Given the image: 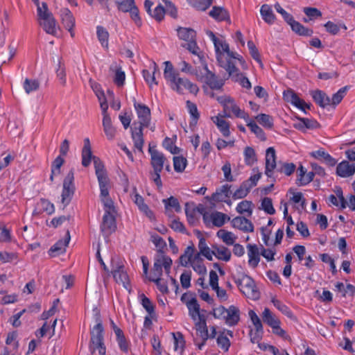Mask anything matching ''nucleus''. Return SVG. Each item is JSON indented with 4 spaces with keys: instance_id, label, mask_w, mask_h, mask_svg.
<instances>
[{
    "instance_id": "1",
    "label": "nucleus",
    "mask_w": 355,
    "mask_h": 355,
    "mask_svg": "<svg viewBox=\"0 0 355 355\" xmlns=\"http://www.w3.org/2000/svg\"><path fill=\"white\" fill-rule=\"evenodd\" d=\"M92 159L94 162L95 173L101 191L100 197L104 206L105 212L108 211V213H114L115 211L114 202L109 194L110 180L107 177L104 164L100 158L92 155L89 139V138H85L84 139V146L82 149L83 166L87 167L90 164Z\"/></svg>"
},
{
    "instance_id": "2",
    "label": "nucleus",
    "mask_w": 355,
    "mask_h": 355,
    "mask_svg": "<svg viewBox=\"0 0 355 355\" xmlns=\"http://www.w3.org/2000/svg\"><path fill=\"white\" fill-rule=\"evenodd\" d=\"M206 33L214 44L219 65L226 70L228 77H231L236 82H239L241 85L244 87V76L239 73L236 67V63L241 62L242 57L231 51L228 44L224 40L216 37L211 31L208 30Z\"/></svg>"
},
{
    "instance_id": "3",
    "label": "nucleus",
    "mask_w": 355,
    "mask_h": 355,
    "mask_svg": "<svg viewBox=\"0 0 355 355\" xmlns=\"http://www.w3.org/2000/svg\"><path fill=\"white\" fill-rule=\"evenodd\" d=\"M134 107L139 118L138 127L135 126L131 129V136L134 142V146L140 152H142L144 139L143 129L150 126V110L144 104L137 103L134 99Z\"/></svg>"
},
{
    "instance_id": "4",
    "label": "nucleus",
    "mask_w": 355,
    "mask_h": 355,
    "mask_svg": "<svg viewBox=\"0 0 355 355\" xmlns=\"http://www.w3.org/2000/svg\"><path fill=\"white\" fill-rule=\"evenodd\" d=\"M95 320L96 324L90 331L91 338L89 349L92 354L98 349L99 355H105L106 347L104 344V329L101 320L100 313L97 310L95 314Z\"/></svg>"
},
{
    "instance_id": "5",
    "label": "nucleus",
    "mask_w": 355,
    "mask_h": 355,
    "mask_svg": "<svg viewBox=\"0 0 355 355\" xmlns=\"http://www.w3.org/2000/svg\"><path fill=\"white\" fill-rule=\"evenodd\" d=\"M37 15L40 19V25L44 31L55 35L57 33V23L52 13L49 12L46 3H42V7L37 9Z\"/></svg>"
},
{
    "instance_id": "6",
    "label": "nucleus",
    "mask_w": 355,
    "mask_h": 355,
    "mask_svg": "<svg viewBox=\"0 0 355 355\" xmlns=\"http://www.w3.org/2000/svg\"><path fill=\"white\" fill-rule=\"evenodd\" d=\"M172 263V259L160 251L159 254L155 255L154 258L153 268L151 275L148 277V280L150 281V279L161 278L163 272L162 267H164L165 272L169 275Z\"/></svg>"
},
{
    "instance_id": "7",
    "label": "nucleus",
    "mask_w": 355,
    "mask_h": 355,
    "mask_svg": "<svg viewBox=\"0 0 355 355\" xmlns=\"http://www.w3.org/2000/svg\"><path fill=\"white\" fill-rule=\"evenodd\" d=\"M215 318L225 320L228 325H235L239 320V310L234 306L225 309L223 306L213 309Z\"/></svg>"
},
{
    "instance_id": "8",
    "label": "nucleus",
    "mask_w": 355,
    "mask_h": 355,
    "mask_svg": "<svg viewBox=\"0 0 355 355\" xmlns=\"http://www.w3.org/2000/svg\"><path fill=\"white\" fill-rule=\"evenodd\" d=\"M74 172L71 169L67 173L63 181V189L62 191V203L64 206L69 204L75 192Z\"/></svg>"
},
{
    "instance_id": "9",
    "label": "nucleus",
    "mask_w": 355,
    "mask_h": 355,
    "mask_svg": "<svg viewBox=\"0 0 355 355\" xmlns=\"http://www.w3.org/2000/svg\"><path fill=\"white\" fill-rule=\"evenodd\" d=\"M168 83L171 89L179 94H182L184 89H188L191 93L195 94L199 91L198 86L187 78L175 76L174 80H171Z\"/></svg>"
},
{
    "instance_id": "10",
    "label": "nucleus",
    "mask_w": 355,
    "mask_h": 355,
    "mask_svg": "<svg viewBox=\"0 0 355 355\" xmlns=\"http://www.w3.org/2000/svg\"><path fill=\"white\" fill-rule=\"evenodd\" d=\"M148 153L150 155V165L155 172H162L166 162L164 155L155 148V146L149 144Z\"/></svg>"
},
{
    "instance_id": "11",
    "label": "nucleus",
    "mask_w": 355,
    "mask_h": 355,
    "mask_svg": "<svg viewBox=\"0 0 355 355\" xmlns=\"http://www.w3.org/2000/svg\"><path fill=\"white\" fill-rule=\"evenodd\" d=\"M108 105L105 103H101V110L103 114V127L106 137L109 140L114 139L116 130L113 126L110 116L107 113Z\"/></svg>"
},
{
    "instance_id": "12",
    "label": "nucleus",
    "mask_w": 355,
    "mask_h": 355,
    "mask_svg": "<svg viewBox=\"0 0 355 355\" xmlns=\"http://www.w3.org/2000/svg\"><path fill=\"white\" fill-rule=\"evenodd\" d=\"M277 166L275 150L273 147H269L266 152L265 174L270 178H273Z\"/></svg>"
},
{
    "instance_id": "13",
    "label": "nucleus",
    "mask_w": 355,
    "mask_h": 355,
    "mask_svg": "<svg viewBox=\"0 0 355 355\" xmlns=\"http://www.w3.org/2000/svg\"><path fill=\"white\" fill-rule=\"evenodd\" d=\"M283 96L284 100L286 102L290 103L304 112H306V108H310V105L307 104L304 100L301 99L292 89L284 91Z\"/></svg>"
},
{
    "instance_id": "14",
    "label": "nucleus",
    "mask_w": 355,
    "mask_h": 355,
    "mask_svg": "<svg viewBox=\"0 0 355 355\" xmlns=\"http://www.w3.org/2000/svg\"><path fill=\"white\" fill-rule=\"evenodd\" d=\"M112 274L116 283L122 284L127 290L130 288L129 277L122 263H117L114 266Z\"/></svg>"
},
{
    "instance_id": "15",
    "label": "nucleus",
    "mask_w": 355,
    "mask_h": 355,
    "mask_svg": "<svg viewBox=\"0 0 355 355\" xmlns=\"http://www.w3.org/2000/svg\"><path fill=\"white\" fill-rule=\"evenodd\" d=\"M113 214L105 211L103 215L101 230L105 236H110L116 229V219Z\"/></svg>"
},
{
    "instance_id": "16",
    "label": "nucleus",
    "mask_w": 355,
    "mask_h": 355,
    "mask_svg": "<svg viewBox=\"0 0 355 355\" xmlns=\"http://www.w3.org/2000/svg\"><path fill=\"white\" fill-rule=\"evenodd\" d=\"M223 115V116L230 118H244L243 112L240 109L239 106L236 103L235 101L232 98L230 101H227L224 105Z\"/></svg>"
},
{
    "instance_id": "17",
    "label": "nucleus",
    "mask_w": 355,
    "mask_h": 355,
    "mask_svg": "<svg viewBox=\"0 0 355 355\" xmlns=\"http://www.w3.org/2000/svg\"><path fill=\"white\" fill-rule=\"evenodd\" d=\"M260 295L254 280L245 275V297L252 300H257L260 298Z\"/></svg>"
},
{
    "instance_id": "18",
    "label": "nucleus",
    "mask_w": 355,
    "mask_h": 355,
    "mask_svg": "<svg viewBox=\"0 0 355 355\" xmlns=\"http://www.w3.org/2000/svg\"><path fill=\"white\" fill-rule=\"evenodd\" d=\"M206 74L205 76V83L212 89H220L224 85V80L218 78L215 73L209 71L207 66L205 67Z\"/></svg>"
},
{
    "instance_id": "19",
    "label": "nucleus",
    "mask_w": 355,
    "mask_h": 355,
    "mask_svg": "<svg viewBox=\"0 0 355 355\" xmlns=\"http://www.w3.org/2000/svg\"><path fill=\"white\" fill-rule=\"evenodd\" d=\"M189 315L193 321L200 319L201 316H205L203 312L205 310H200V305L195 297L191 298V301L187 303Z\"/></svg>"
},
{
    "instance_id": "20",
    "label": "nucleus",
    "mask_w": 355,
    "mask_h": 355,
    "mask_svg": "<svg viewBox=\"0 0 355 355\" xmlns=\"http://www.w3.org/2000/svg\"><path fill=\"white\" fill-rule=\"evenodd\" d=\"M247 248L248 250V265L254 268L260 261L261 250H259L257 245L248 244Z\"/></svg>"
},
{
    "instance_id": "21",
    "label": "nucleus",
    "mask_w": 355,
    "mask_h": 355,
    "mask_svg": "<svg viewBox=\"0 0 355 355\" xmlns=\"http://www.w3.org/2000/svg\"><path fill=\"white\" fill-rule=\"evenodd\" d=\"M231 187L228 184L222 186L220 189H217L215 193L211 196V199L215 202H226L227 199L230 196L232 191L230 189Z\"/></svg>"
},
{
    "instance_id": "22",
    "label": "nucleus",
    "mask_w": 355,
    "mask_h": 355,
    "mask_svg": "<svg viewBox=\"0 0 355 355\" xmlns=\"http://www.w3.org/2000/svg\"><path fill=\"white\" fill-rule=\"evenodd\" d=\"M355 173V164H349L347 161H343L336 168V173L342 178H347Z\"/></svg>"
},
{
    "instance_id": "23",
    "label": "nucleus",
    "mask_w": 355,
    "mask_h": 355,
    "mask_svg": "<svg viewBox=\"0 0 355 355\" xmlns=\"http://www.w3.org/2000/svg\"><path fill=\"white\" fill-rule=\"evenodd\" d=\"M70 241L69 231H67L64 240H59L56 242L50 249V252L53 256H56L64 253L66 250V247Z\"/></svg>"
},
{
    "instance_id": "24",
    "label": "nucleus",
    "mask_w": 355,
    "mask_h": 355,
    "mask_svg": "<svg viewBox=\"0 0 355 355\" xmlns=\"http://www.w3.org/2000/svg\"><path fill=\"white\" fill-rule=\"evenodd\" d=\"M61 21L64 26L69 31H71L75 25V19L68 8H62L60 11Z\"/></svg>"
},
{
    "instance_id": "25",
    "label": "nucleus",
    "mask_w": 355,
    "mask_h": 355,
    "mask_svg": "<svg viewBox=\"0 0 355 355\" xmlns=\"http://www.w3.org/2000/svg\"><path fill=\"white\" fill-rule=\"evenodd\" d=\"M314 101L321 107L331 105L330 98L322 91L317 89L311 92Z\"/></svg>"
},
{
    "instance_id": "26",
    "label": "nucleus",
    "mask_w": 355,
    "mask_h": 355,
    "mask_svg": "<svg viewBox=\"0 0 355 355\" xmlns=\"http://www.w3.org/2000/svg\"><path fill=\"white\" fill-rule=\"evenodd\" d=\"M209 15L218 21L230 20V15L226 9L220 6H214Z\"/></svg>"
},
{
    "instance_id": "27",
    "label": "nucleus",
    "mask_w": 355,
    "mask_h": 355,
    "mask_svg": "<svg viewBox=\"0 0 355 355\" xmlns=\"http://www.w3.org/2000/svg\"><path fill=\"white\" fill-rule=\"evenodd\" d=\"M198 238L199 239L198 248L200 253L206 257L208 260L211 261L213 259V250L207 246L205 239L202 236L201 232L198 230L196 231Z\"/></svg>"
},
{
    "instance_id": "28",
    "label": "nucleus",
    "mask_w": 355,
    "mask_h": 355,
    "mask_svg": "<svg viewBox=\"0 0 355 355\" xmlns=\"http://www.w3.org/2000/svg\"><path fill=\"white\" fill-rule=\"evenodd\" d=\"M261 317L263 322L270 328L277 324H281L280 320L268 308L264 309Z\"/></svg>"
},
{
    "instance_id": "29",
    "label": "nucleus",
    "mask_w": 355,
    "mask_h": 355,
    "mask_svg": "<svg viewBox=\"0 0 355 355\" xmlns=\"http://www.w3.org/2000/svg\"><path fill=\"white\" fill-rule=\"evenodd\" d=\"M195 322V327L198 334L202 338V340H207L209 338L208 329L207 326L206 316H201Z\"/></svg>"
},
{
    "instance_id": "30",
    "label": "nucleus",
    "mask_w": 355,
    "mask_h": 355,
    "mask_svg": "<svg viewBox=\"0 0 355 355\" xmlns=\"http://www.w3.org/2000/svg\"><path fill=\"white\" fill-rule=\"evenodd\" d=\"M293 31L302 36H311L313 31L311 29L304 27L302 24L294 19L288 24Z\"/></svg>"
},
{
    "instance_id": "31",
    "label": "nucleus",
    "mask_w": 355,
    "mask_h": 355,
    "mask_svg": "<svg viewBox=\"0 0 355 355\" xmlns=\"http://www.w3.org/2000/svg\"><path fill=\"white\" fill-rule=\"evenodd\" d=\"M260 12L263 19L268 24H272L275 22V16L272 12V7L268 4H263L261 7Z\"/></svg>"
},
{
    "instance_id": "32",
    "label": "nucleus",
    "mask_w": 355,
    "mask_h": 355,
    "mask_svg": "<svg viewBox=\"0 0 355 355\" xmlns=\"http://www.w3.org/2000/svg\"><path fill=\"white\" fill-rule=\"evenodd\" d=\"M225 116L222 114H218L217 116H216V120H214V122L216 124L218 128L221 132L224 137H228L230 135V125L229 123L223 119Z\"/></svg>"
},
{
    "instance_id": "33",
    "label": "nucleus",
    "mask_w": 355,
    "mask_h": 355,
    "mask_svg": "<svg viewBox=\"0 0 355 355\" xmlns=\"http://www.w3.org/2000/svg\"><path fill=\"white\" fill-rule=\"evenodd\" d=\"M213 254L218 259L227 261L230 259L231 252L224 246H213Z\"/></svg>"
},
{
    "instance_id": "34",
    "label": "nucleus",
    "mask_w": 355,
    "mask_h": 355,
    "mask_svg": "<svg viewBox=\"0 0 355 355\" xmlns=\"http://www.w3.org/2000/svg\"><path fill=\"white\" fill-rule=\"evenodd\" d=\"M178 37L180 40L189 42L196 38V31L190 28L179 27L177 29Z\"/></svg>"
},
{
    "instance_id": "35",
    "label": "nucleus",
    "mask_w": 355,
    "mask_h": 355,
    "mask_svg": "<svg viewBox=\"0 0 355 355\" xmlns=\"http://www.w3.org/2000/svg\"><path fill=\"white\" fill-rule=\"evenodd\" d=\"M257 121L264 128L272 129L274 126L272 116L266 114H260L255 116Z\"/></svg>"
},
{
    "instance_id": "36",
    "label": "nucleus",
    "mask_w": 355,
    "mask_h": 355,
    "mask_svg": "<svg viewBox=\"0 0 355 355\" xmlns=\"http://www.w3.org/2000/svg\"><path fill=\"white\" fill-rule=\"evenodd\" d=\"M271 302L273 305L284 315H286L289 318H292L293 317V313L290 308L286 306L285 304L282 302L280 300L272 297L271 300Z\"/></svg>"
},
{
    "instance_id": "37",
    "label": "nucleus",
    "mask_w": 355,
    "mask_h": 355,
    "mask_svg": "<svg viewBox=\"0 0 355 355\" xmlns=\"http://www.w3.org/2000/svg\"><path fill=\"white\" fill-rule=\"evenodd\" d=\"M115 335L116 342L121 351L124 353H128L130 348V343L125 338L123 332L117 331V334Z\"/></svg>"
},
{
    "instance_id": "38",
    "label": "nucleus",
    "mask_w": 355,
    "mask_h": 355,
    "mask_svg": "<svg viewBox=\"0 0 355 355\" xmlns=\"http://www.w3.org/2000/svg\"><path fill=\"white\" fill-rule=\"evenodd\" d=\"M151 65L153 68V74H151L150 72L147 69H144L142 71L143 77H144V80H146V82L150 86H151L153 83H154L155 85H157V82L155 80V73L157 71L159 70V68L155 62H153Z\"/></svg>"
},
{
    "instance_id": "39",
    "label": "nucleus",
    "mask_w": 355,
    "mask_h": 355,
    "mask_svg": "<svg viewBox=\"0 0 355 355\" xmlns=\"http://www.w3.org/2000/svg\"><path fill=\"white\" fill-rule=\"evenodd\" d=\"M247 125L249 127L251 132H253L260 140L265 141L266 139L263 130L254 121L250 119L247 122Z\"/></svg>"
},
{
    "instance_id": "40",
    "label": "nucleus",
    "mask_w": 355,
    "mask_h": 355,
    "mask_svg": "<svg viewBox=\"0 0 355 355\" xmlns=\"http://www.w3.org/2000/svg\"><path fill=\"white\" fill-rule=\"evenodd\" d=\"M164 64L165 65L164 76L168 82L171 80H174L175 76H179V73L174 69V67L170 61H166Z\"/></svg>"
},
{
    "instance_id": "41",
    "label": "nucleus",
    "mask_w": 355,
    "mask_h": 355,
    "mask_svg": "<svg viewBox=\"0 0 355 355\" xmlns=\"http://www.w3.org/2000/svg\"><path fill=\"white\" fill-rule=\"evenodd\" d=\"M96 34L98 39L103 47H108L109 33L101 26L96 27Z\"/></svg>"
},
{
    "instance_id": "42",
    "label": "nucleus",
    "mask_w": 355,
    "mask_h": 355,
    "mask_svg": "<svg viewBox=\"0 0 355 355\" xmlns=\"http://www.w3.org/2000/svg\"><path fill=\"white\" fill-rule=\"evenodd\" d=\"M189 3L198 10L205 11L212 3L213 0H187Z\"/></svg>"
},
{
    "instance_id": "43",
    "label": "nucleus",
    "mask_w": 355,
    "mask_h": 355,
    "mask_svg": "<svg viewBox=\"0 0 355 355\" xmlns=\"http://www.w3.org/2000/svg\"><path fill=\"white\" fill-rule=\"evenodd\" d=\"M24 89L26 94L37 91L40 87V82L35 79L26 78L24 82Z\"/></svg>"
},
{
    "instance_id": "44",
    "label": "nucleus",
    "mask_w": 355,
    "mask_h": 355,
    "mask_svg": "<svg viewBox=\"0 0 355 355\" xmlns=\"http://www.w3.org/2000/svg\"><path fill=\"white\" fill-rule=\"evenodd\" d=\"M187 164V160L182 156L173 157L174 170L178 173H182L184 171Z\"/></svg>"
},
{
    "instance_id": "45",
    "label": "nucleus",
    "mask_w": 355,
    "mask_h": 355,
    "mask_svg": "<svg viewBox=\"0 0 355 355\" xmlns=\"http://www.w3.org/2000/svg\"><path fill=\"white\" fill-rule=\"evenodd\" d=\"M295 168L296 166L293 163H279L277 168V172H279L289 176L295 171Z\"/></svg>"
},
{
    "instance_id": "46",
    "label": "nucleus",
    "mask_w": 355,
    "mask_h": 355,
    "mask_svg": "<svg viewBox=\"0 0 355 355\" xmlns=\"http://www.w3.org/2000/svg\"><path fill=\"white\" fill-rule=\"evenodd\" d=\"M187 107L188 109V111L192 117V120L191 121V125L193 124L196 125L197 123V121L200 117V114L197 108V106L195 103L191 102L190 101H187Z\"/></svg>"
},
{
    "instance_id": "47",
    "label": "nucleus",
    "mask_w": 355,
    "mask_h": 355,
    "mask_svg": "<svg viewBox=\"0 0 355 355\" xmlns=\"http://www.w3.org/2000/svg\"><path fill=\"white\" fill-rule=\"evenodd\" d=\"M174 339V349L175 351L180 350L181 352H183L185 340L184 339L182 334L180 332L172 333Z\"/></svg>"
},
{
    "instance_id": "48",
    "label": "nucleus",
    "mask_w": 355,
    "mask_h": 355,
    "mask_svg": "<svg viewBox=\"0 0 355 355\" xmlns=\"http://www.w3.org/2000/svg\"><path fill=\"white\" fill-rule=\"evenodd\" d=\"M263 335V328H253L250 330L249 336L252 343H259Z\"/></svg>"
},
{
    "instance_id": "49",
    "label": "nucleus",
    "mask_w": 355,
    "mask_h": 355,
    "mask_svg": "<svg viewBox=\"0 0 355 355\" xmlns=\"http://www.w3.org/2000/svg\"><path fill=\"white\" fill-rule=\"evenodd\" d=\"M348 88V86H345L341 87L336 93H335L331 99V105H338L346 95Z\"/></svg>"
},
{
    "instance_id": "50",
    "label": "nucleus",
    "mask_w": 355,
    "mask_h": 355,
    "mask_svg": "<svg viewBox=\"0 0 355 355\" xmlns=\"http://www.w3.org/2000/svg\"><path fill=\"white\" fill-rule=\"evenodd\" d=\"M162 202L164 204L166 209L168 207L174 208L176 212H180L181 207L177 198L171 196L167 199H163Z\"/></svg>"
},
{
    "instance_id": "51",
    "label": "nucleus",
    "mask_w": 355,
    "mask_h": 355,
    "mask_svg": "<svg viewBox=\"0 0 355 355\" xmlns=\"http://www.w3.org/2000/svg\"><path fill=\"white\" fill-rule=\"evenodd\" d=\"M217 236L220 238L224 243L228 245H233L234 243V239L232 233L225 231L224 230H220L217 232Z\"/></svg>"
},
{
    "instance_id": "52",
    "label": "nucleus",
    "mask_w": 355,
    "mask_h": 355,
    "mask_svg": "<svg viewBox=\"0 0 355 355\" xmlns=\"http://www.w3.org/2000/svg\"><path fill=\"white\" fill-rule=\"evenodd\" d=\"M211 217L213 225L220 227L225 224L227 216L221 212H216L212 214Z\"/></svg>"
},
{
    "instance_id": "53",
    "label": "nucleus",
    "mask_w": 355,
    "mask_h": 355,
    "mask_svg": "<svg viewBox=\"0 0 355 355\" xmlns=\"http://www.w3.org/2000/svg\"><path fill=\"white\" fill-rule=\"evenodd\" d=\"M151 241L155 244V245L158 248L156 255H159L160 251L162 253H164L163 249L166 246V243L162 237H160L157 234H153L151 235Z\"/></svg>"
},
{
    "instance_id": "54",
    "label": "nucleus",
    "mask_w": 355,
    "mask_h": 355,
    "mask_svg": "<svg viewBox=\"0 0 355 355\" xmlns=\"http://www.w3.org/2000/svg\"><path fill=\"white\" fill-rule=\"evenodd\" d=\"M182 46L189 50L191 53L197 55L201 60L202 58L200 55V49L196 44V38L187 42L186 44H182Z\"/></svg>"
},
{
    "instance_id": "55",
    "label": "nucleus",
    "mask_w": 355,
    "mask_h": 355,
    "mask_svg": "<svg viewBox=\"0 0 355 355\" xmlns=\"http://www.w3.org/2000/svg\"><path fill=\"white\" fill-rule=\"evenodd\" d=\"M249 53L252 58L259 63H261V56L258 49L252 41L248 42Z\"/></svg>"
},
{
    "instance_id": "56",
    "label": "nucleus",
    "mask_w": 355,
    "mask_h": 355,
    "mask_svg": "<svg viewBox=\"0 0 355 355\" xmlns=\"http://www.w3.org/2000/svg\"><path fill=\"white\" fill-rule=\"evenodd\" d=\"M91 87L100 102V106L101 107V103H103L107 104L105 99V94L103 91L101 89V85L96 83H92Z\"/></svg>"
},
{
    "instance_id": "57",
    "label": "nucleus",
    "mask_w": 355,
    "mask_h": 355,
    "mask_svg": "<svg viewBox=\"0 0 355 355\" xmlns=\"http://www.w3.org/2000/svg\"><path fill=\"white\" fill-rule=\"evenodd\" d=\"M141 304L150 316L155 315L154 305L150 299L144 294L141 295Z\"/></svg>"
},
{
    "instance_id": "58",
    "label": "nucleus",
    "mask_w": 355,
    "mask_h": 355,
    "mask_svg": "<svg viewBox=\"0 0 355 355\" xmlns=\"http://www.w3.org/2000/svg\"><path fill=\"white\" fill-rule=\"evenodd\" d=\"M257 161L254 150L251 147L245 148V164L252 165Z\"/></svg>"
},
{
    "instance_id": "59",
    "label": "nucleus",
    "mask_w": 355,
    "mask_h": 355,
    "mask_svg": "<svg viewBox=\"0 0 355 355\" xmlns=\"http://www.w3.org/2000/svg\"><path fill=\"white\" fill-rule=\"evenodd\" d=\"M261 207L268 214L272 215L275 213L272 200L270 198L266 197L262 200Z\"/></svg>"
},
{
    "instance_id": "60",
    "label": "nucleus",
    "mask_w": 355,
    "mask_h": 355,
    "mask_svg": "<svg viewBox=\"0 0 355 355\" xmlns=\"http://www.w3.org/2000/svg\"><path fill=\"white\" fill-rule=\"evenodd\" d=\"M261 177V173L259 171L258 168L255 167L252 168V174L250 175L249 179L248 180V182L250 187H254L257 185L258 181Z\"/></svg>"
},
{
    "instance_id": "61",
    "label": "nucleus",
    "mask_w": 355,
    "mask_h": 355,
    "mask_svg": "<svg viewBox=\"0 0 355 355\" xmlns=\"http://www.w3.org/2000/svg\"><path fill=\"white\" fill-rule=\"evenodd\" d=\"M117 4L119 10L123 12H128L131 6L135 3L134 0H114Z\"/></svg>"
},
{
    "instance_id": "62",
    "label": "nucleus",
    "mask_w": 355,
    "mask_h": 355,
    "mask_svg": "<svg viewBox=\"0 0 355 355\" xmlns=\"http://www.w3.org/2000/svg\"><path fill=\"white\" fill-rule=\"evenodd\" d=\"M217 344L224 351H227L230 346V340L224 336L223 333H221L218 335L217 338Z\"/></svg>"
},
{
    "instance_id": "63",
    "label": "nucleus",
    "mask_w": 355,
    "mask_h": 355,
    "mask_svg": "<svg viewBox=\"0 0 355 355\" xmlns=\"http://www.w3.org/2000/svg\"><path fill=\"white\" fill-rule=\"evenodd\" d=\"M165 13L166 11L164 7L161 4H159L154 9L153 12H151V15H150L155 19L157 21H161L164 19Z\"/></svg>"
},
{
    "instance_id": "64",
    "label": "nucleus",
    "mask_w": 355,
    "mask_h": 355,
    "mask_svg": "<svg viewBox=\"0 0 355 355\" xmlns=\"http://www.w3.org/2000/svg\"><path fill=\"white\" fill-rule=\"evenodd\" d=\"M275 7V9L276 10V11L279 13L282 17L284 18V19L289 24L293 19V17L288 13L281 6L279 3H276L274 6Z\"/></svg>"
}]
</instances>
